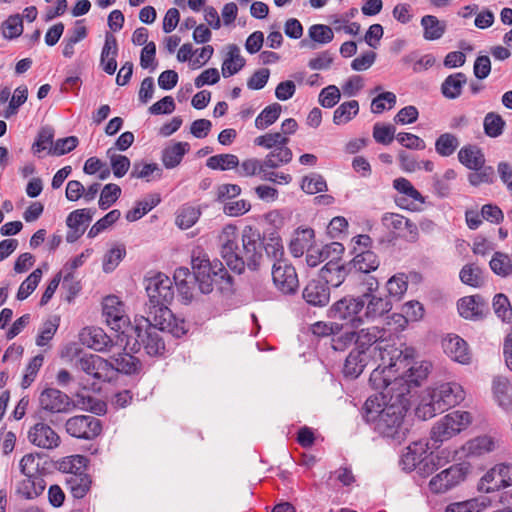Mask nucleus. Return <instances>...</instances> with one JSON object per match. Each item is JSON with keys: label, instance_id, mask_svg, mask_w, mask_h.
<instances>
[{"label": "nucleus", "instance_id": "f257e3e1", "mask_svg": "<svg viewBox=\"0 0 512 512\" xmlns=\"http://www.w3.org/2000/svg\"><path fill=\"white\" fill-rule=\"evenodd\" d=\"M145 329L141 324L127 326L122 334L126 338L125 349L137 353L143 348L150 356L162 355L165 343L159 331L168 332L175 337H181L187 332L185 321L174 316L171 310H163L159 316L143 317Z\"/></svg>", "mask_w": 512, "mask_h": 512}, {"label": "nucleus", "instance_id": "f03ea898", "mask_svg": "<svg viewBox=\"0 0 512 512\" xmlns=\"http://www.w3.org/2000/svg\"><path fill=\"white\" fill-rule=\"evenodd\" d=\"M408 390L391 395L389 399L380 400L378 396L369 397L364 404V418L373 423L375 430L383 437L401 442L405 439L408 428L404 417L409 408Z\"/></svg>", "mask_w": 512, "mask_h": 512}, {"label": "nucleus", "instance_id": "7ed1b4c3", "mask_svg": "<svg viewBox=\"0 0 512 512\" xmlns=\"http://www.w3.org/2000/svg\"><path fill=\"white\" fill-rule=\"evenodd\" d=\"M415 350L411 347L401 345L397 347L394 344H386L380 348V364L375 368L369 378L370 385L375 390H380V400L389 399L391 395L401 392L402 387L408 385L403 378L395 376V372L405 370L414 358Z\"/></svg>", "mask_w": 512, "mask_h": 512}, {"label": "nucleus", "instance_id": "20e7f679", "mask_svg": "<svg viewBox=\"0 0 512 512\" xmlns=\"http://www.w3.org/2000/svg\"><path fill=\"white\" fill-rule=\"evenodd\" d=\"M221 242V256L226 265L237 274H242L247 266L250 270H257L260 266L262 255V237L258 229L248 225L241 234L242 258L232 256L233 249L237 250V228L234 225H226L219 236Z\"/></svg>", "mask_w": 512, "mask_h": 512}, {"label": "nucleus", "instance_id": "39448f33", "mask_svg": "<svg viewBox=\"0 0 512 512\" xmlns=\"http://www.w3.org/2000/svg\"><path fill=\"white\" fill-rule=\"evenodd\" d=\"M191 265L194 279L197 281L200 291L209 294L214 286L222 292H230L233 286V277L228 273L223 263L215 260L210 261L209 257L198 251L192 254Z\"/></svg>", "mask_w": 512, "mask_h": 512}, {"label": "nucleus", "instance_id": "423d86ee", "mask_svg": "<svg viewBox=\"0 0 512 512\" xmlns=\"http://www.w3.org/2000/svg\"><path fill=\"white\" fill-rule=\"evenodd\" d=\"M465 398L462 386L447 382L427 391L416 408L415 414L422 420L430 419L461 403Z\"/></svg>", "mask_w": 512, "mask_h": 512}, {"label": "nucleus", "instance_id": "0eeeda50", "mask_svg": "<svg viewBox=\"0 0 512 512\" xmlns=\"http://www.w3.org/2000/svg\"><path fill=\"white\" fill-rule=\"evenodd\" d=\"M149 301L146 304L147 315L162 314L163 310H170L168 305L174 298V289L172 280L163 273L149 278L146 286Z\"/></svg>", "mask_w": 512, "mask_h": 512}, {"label": "nucleus", "instance_id": "6e6552de", "mask_svg": "<svg viewBox=\"0 0 512 512\" xmlns=\"http://www.w3.org/2000/svg\"><path fill=\"white\" fill-rule=\"evenodd\" d=\"M471 414L466 411H454L437 421L431 429V440L439 445L449 440L471 423Z\"/></svg>", "mask_w": 512, "mask_h": 512}, {"label": "nucleus", "instance_id": "1a4fd4ad", "mask_svg": "<svg viewBox=\"0 0 512 512\" xmlns=\"http://www.w3.org/2000/svg\"><path fill=\"white\" fill-rule=\"evenodd\" d=\"M365 300L363 297L346 296L336 301L328 310L329 317L349 323L358 328L364 323L363 309Z\"/></svg>", "mask_w": 512, "mask_h": 512}, {"label": "nucleus", "instance_id": "9d476101", "mask_svg": "<svg viewBox=\"0 0 512 512\" xmlns=\"http://www.w3.org/2000/svg\"><path fill=\"white\" fill-rule=\"evenodd\" d=\"M74 366L102 382H109L115 376L114 364L96 354L79 353L75 358Z\"/></svg>", "mask_w": 512, "mask_h": 512}, {"label": "nucleus", "instance_id": "9b49d317", "mask_svg": "<svg viewBox=\"0 0 512 512\" xmlns=\"http://www.w3.org/2000/svg\"><path fill=\"white\" fill-rule=\"evenodd\" d=\"M65 430L71 437L93 440L101 434L102 423L91 415H77L67 419Z\"/></svg>", "mask_w": 512, "mask_h": 512}, {"label": "nucleus", "instance_id": "f8f14e48", "mask_svg": "<svg viewBox=\"0 0 512 512\" xmlns=\"http://www.w3.org/2000/svg\"><path fill=\"white\" fill-rule=\"evenodd\" d=\"M272 280L275 287L286 295L295 294L299 287L296 269L288 260L273 263Z\"/></svg>", "mask_w": 512, "mask_h": 512}, {"label": "nucleus", "instance_id": "ddd939ff", "mask_svg": "<svg viewBox=\"0 0 512 512\" xmlns=\"http://www.w3.org/2000/svg\"><path fill=\"white\" fill-rule=\"evenodd\" d=\"M393 187L401 194L395 198L396 204L409 211H419L422 209L425 200L420 192L406 178H397L393 181Z\"/></svg>", "mask_w": 512, "mask_h": 512}, {"label": "nucleus", "instance_id": "4468645a", "mask_svg": "<svg viewBox=\"0 0 512 512\" xmlns=\"http://www.w3.org/2000/svg\"><path fill=\"white\" fill-rule=\"evenodd\" d=\"M466 475L467 467L462 464L452 465L430 480V490L434 493H445L464 481Z\"/></svg>", "mask_w": 512, "mask_h": 512}, {"label": "nucleus", "instance_id": "2eb2a0df", "mask_svg": "<svg viewBox=\"0 0 512 512\" xmlns=\"http://www.w3.org/2000/svg\"><path fill=\"white\" fill-rule=\"evenodd\" d=\"M103 315L106 322L115 331H124L127 326L128 320L124 315L123 303L118 297L111 295L107 296L103 301Z\"/></svg>", "mask_w": 512, "mask_h": 512}, {"label": "nucleus", "instance_id": "dca6fc26", "mask_svg": "<svg viewBox=\"0 0 512 512\" xmlns=\"http://www.w3.org/2000/svg\"><path fill=\"white\" fill-rule=\"evenodd\" d=\"M29 441L40 448L54 449L60 444L59 435L46 423L39 422L28 432Z\"/></svg>", "mask_w": 512, "mask_h": 512}, {"label": "nucleus", "instance_id": "f3484780", "mask_svg": "<svg viewBox=\"0 0 512 512\" xmlns=\"http://www.w3.org/2000/svg\"><path fill=\"white\" fill-rule=\"evenodd\" d=\"M302 296L307 304L324 307L330 301V288L323 280L313 279L304 287Z\"/></svg>", "mask_w": 512, "mask_h": 512}, {"label": "nucleus", "instance_id": "a211bd4d", "mask_svg": "<svg viewBox=\"0 0 512 512\" xmlns=\"http://www.w3.org/2000/svg\"><path fill=\"white\" fill-rule=\"evenodd\" d=\"M39 401L43 409L52 413L67 412L71 406L68 395L54 388L45 389L41 393Z\"/></svg>", "mask_w": 512, "mask_h": 512}, {"label": "nucleus", "instance_id": "6ab92c4d", "mask_svg": "<svg viewBox=\"0 0 512 512\" xmlns=\"http://www.w3.org/2000/svg\"><path fill=\"white\" fill-rule=\"evenodd\" d=\"M385 334L386 331L384 329H381L376 326L360 329L358 332H356V349L363 350V352H365V350L369 348L371 345L376 344L375 350H378V352L380 353L381 346L390 344L384 338Z\"/></svg>", "mask_w": 512, "mask_h": 512}, {"label": "nucleus", "instance_id": "aec40b11", "mask_svg": "<svg viewBox=\"0 0 512 512\" xmlns=\"http://www.w3.org/2000/svg\"><path fill=\"white\" fill-rule=\"evenodd\" d=\"M443 349L448 357L461 364L471 361V353L467 342L458 335H448L443 340Z\"/></svg>", "mask_w": 512, "mask_h": 512}, {"label": "nucleus", "instance_id": "412c9836", "mask_svg": "<svg viewBox=\"0 0 512 512\" xmlns=\"http://www.w3.org/2000/svg\"><path fill=\"white\" fill-rule=\"evenodd\" d=\"M460 315L466 319H481L488 312V305L480 295L461 298L457 303Z\"/></svg>", "mask_w": 512, "mask_h": 512}, {"label": "nucleus", "instance_id": "4be33fe9", "mask_svg": "<svg viewBox=\"0 0 512 512\" xmlns=\"http://www.w3.org/2000/svg\"><path fill=\"white\" fill-rule=\"evenodd\" d=\"M361 297L365 300L364 322L381 317L392 309V304L387 297H380L372 293H363Z\"/></svg>", "mask_w": 512, "mask_h": 512}, {"label": "nucleus", "instance_id": "5701e85b", "mask_svg": "<svg viewBox=\"0 0 512 512\" xmlns=\"http://www.w3.org/2000/svg\"><path fill=\"white\" fill-rule=\"evenodd\" d=\"M82 343L96 351H104L112 344L110 337L101 329L87 327L80 333Z\"/></svg>", "mask_w": 512, "mask_h": 512}, {"label": "nucleus", "instance_id": "b1692460", "mask_svg": "<svg viewBox=\"0 0 512 512\" xmlns=\"http://www.w3.org/2000/svg\"><path fill=\"white\" fill-rule=\"evenodd\" d=\"M118 53L117 40L113 34L107 32L105 35V42L101 52V65L103 70L112 75L117 69L116 56Z\"/></svg>", "mask_w": 512, "mask_h": 512}, {"label": "nucleus", "instance_id": "393cba45", "mask_svg": "<svg viewBox=\"0 0 512 512\" xmlns=\"http://www.w3.org/2000/svg\"><path fill=\"white\" fill-rule=\"evenodd\" d=\"M427 453V444L421 441L413 442L406 448V452L403 453L400 465L403 470L412 471L418 470V463L424 459Z\"/></svg>", "mask_w": 512, "mask_h": 512}, {"label": "nucleus", "instance_id": "a878e982", "mask_svg": "<svg viewBox=\"0 0 512 512\" xmlns=\"http://www.w3.org/2000/svg\"><path fill=\"white\" fill-rule=\"evenodd\" d=\"M308 35L311 41L304 39L300 42V45L312 50L317 48V44H328L334 38L333 30L329 26L323 24H314L310 26Z\"/></svg>", "mask_w": 512, "mask_h": 512}, {"label": "nucleus", "instance_id": "bb28decb", "mask_svg": "<svg viewBox=\"0 0 512 512\" xmlns=\"http://www.w3.org/2000/svg\"><path fill=\"white\" fill-rule=\"evenodd\" d=\"M314 236L312 228L297 229L289 243L290 253L294 257H301L306 250L310 249Z\"/></svg>", "mask_w": 512, "mask_h": 512}, {"label": "nucleus", "instance_id": "cd10ccee", "mask_svg": "<svg viewBox=\"0 0 512 512\" xmlns=\"http://www.w3.org/2000/svg\"><path fill=\"white\" fill-rule=\"evenodd\" d=\"M245 65V59L240 54V49L236 44L228 46V53L222 63V75L228 78L238 73Z\"/></svg>", "mask_w": 512, "mask_h": 512}, {"label": "nucleus", "instance_id": "c85d7f7f", "mask_svg": "<svg viewBox=\"0 0 512 512\" xmlns=\"http://www.w3.org/2000/svg\"><path fill=\"white\" fill-rule=\"evenodd\" d=\"M459 162L468 169L482 168L485 164V156L476 145L463 146L458 152Z\"/></svg>", "mask_w": 512, "mask_h": 512}, {"label": "nucleus", "instance_id": "c756f323", "mask_svg": "<svg viewBox=\"0 0 512 512\" xmlns=\"http://www.w3.org/2000/svg\"><path fill=\"white\" fill-rule=\"evenodd\" d=\"M67 489L76 499H82L90 490L92 480L87 473L66 476Z\"/></svg>", "mask_w": 512, "mask_h": 512}, {"label": "nucleus", "instance_id": "7c9ffc66", "mask_svg": "<svg viewBox=\"0 0 512 512\" xmlns=\"http://www.w3.org/2000/svg\"><path fill=\"white\" fill-rule=\"evenodd\" d=\"M346 271L339 261L328 260L320 270V277L328 286L338 287L345 279Z\"/></svg>", "mask_w": 512, "mask_h": 512}, {"label": "nucleus", "instance_id": "2f4dec72", "mask_svg": "<svg viewBox=\"0 0 512 512\" xmlns=\"http://www.w3.org/2000/svg\"><path fill=\"white\" fill-rule=\"evenodd\" d=\"M366 365L365 352L363 350L354 349L347 356L343 373L345 377L357 378L362 372Z\"/></svg>", "mask_w": 512, "mask_h": 512}, {"label": "nucleus", "instance_id": "473e14b6", "mask_svg": "<svg viewBox=\"0 0 512 512\" xmlns=\"http://www.w3.org/2000/svg\"><path fill=\"white\" fill-rule=\"evenodd\" d=\"M45 489L44 480L38 475L26 477L17 485V493L26 499L38 497Z\"/></svg>", "mask_w": 512, "mask_h": 512}, {"label": "nucleus", "instance_id": "72a5a7b5", "mask_svg": "<svg viewBox=\"0 0 512 512\" xmlns=\"http://www.w3.org/2000/svg\"><path fill=\"white\" fill-rule=\"evenodd\" d=\"M466 82L467 77L464 73L451 74L442 83L441 92L447 99H456L461 95L462 87Z\"/></svg>", "mask_w": 512, "mask_h": 512}, {"label": "nucleus", "instance_id": "f704fd0d", "mask_svg": "<svg viewBox=\"0 0 512 512\" xmlns=\"http://www.w3.org/2000/svg\"><path fill=\"white\" fill-rule=\"evenodd\" d=\"M189 149L190 145L187 142H177L172 146L165 148L162 153V162L164 166L168 169L178 166Z\"/></svg>", "mask_w": 512, "mask_h": 512}, {"label": "nucleus", "instance_id": "c9c22d12", "mask_svg": "<svg viewBox=\"0 0 512 512\" xmlns=\"http://www.w3.org/2000/svg\"><path fill=\"white\" fill-rule=\"evenodd\" d=\"M74 406L96 415L105 414L107 411V405L104 401L99 400L89 394H85L84 392L75 394Z\"/></svg>", "mask_w": 512, "mask_h": 512}, {"label": "nucleus", "instance_id": "e433bc0d", "mask_svg": "<svg viewBox=\"0 0 512 512\" xmlns=\"http://www.w3.org/2000/svg\"><path fill=\"white\" fill-rule=\"evenodd\" d=\"M112 363L114 364L115 374L117 372L124 374H135L141 370V362L140 360L129 354H119L118 356H113Z\"/></svg>", "mask_w": 512, "mask_h": 512}, {"label": "nucleus", "instance_id": "4c0bfd02", "mask_svg": "<svg viewBox=\"0 0 512 512\" xmlns=\"http://www.w3.org/2000/svg\"><path fill=\"white\" fill-rule=\"evenodd\" d=\"M494 396L499 403L505 409L512 407V386L508 379L504 377H497L493 382Z\"/></svg>", "mask_w": 512, "mask_h": 512}, {"label": "nucleus", "instance_id": "58836bf2", "mask_svg": "<svg viewBox=\"0 0 512 512\" xmlns=\"http://www.w3.org/2000/svg\"><path fill=\"white\" fill-rule=\"evenodd\" d=\"M293 153L292 150L287 145H281L271 150L266 157L265 167L271 168H279L283 165H286L292 161Z\"/></svg>", "mask_w": 512, "mask_h": 512}, {"label": "nucleus", "instance_id": "ea45409f", "mask_svg": "<svg viewBox=\"0 0 512 512\" xmlns=\"http://www.w3.org/2000/svg\"><path fill=\"white\" fill-rule=\"evenodd\" d=\"M494 449V442L488 436H480L468 441L463 446V451L467 456H481Z\"/></svg>", "mask_w": 512, "mask_h": 512}, {"label": "nucleus", "instance_id": "a19ab883", "mask_svg": "<svg viewBox=\"0 0 512 512\" xmlns=\"http://www.w3.org/2000/svg\"><path fill=\"white\" fill-rule=\"evenodd\" d=\"M426 40H437L445 33L446 25L438 20L436 16L426 15L421 19Z\"/></svg>", "mask_w": 512, "mask_h": 512}, {"label": "nucleus", "instance_id": "79ce46f5", "mask_svg": "<svg viewBox=\"0 0 512 512\" xmlns=\"http://www.w3.org/2000/svg\"><path fill=\"white\" fill-rule=\"evenodd\" d=\"M353 266L357 271L368 274L378 268L379 260L374 252L366 250L354 257Z\"/></svg>", "mask_w": 512, "mask_h": 512}, {"label": "nucleus", "instance_id": "37998d69", "mask_svg": "<svg viewBox=\"0 0 512 512\" xmlns=\"http://www.w3.org/2000/svg\"><path fill=\"white\" fill-rule=\"evenodd\" d=\"M359 112V103L357 100L343 102L333 115V123L336 125L346 124L351 121Z\"/></svg>", "mask_w": 512, "mask_h": 512}, {"label": "nucleus", "instance_id": "c03bdc74", "mask_svg": "<svg viewBox=\"0 0 512 512\" xmlns=\"http://www.w3.org/2000/svg\"><path fill=\"white\" fill-rule=\"evenodd\" d=\"M282 111L279 103L268 105L255 119L257 129L263 130L277 121Z\"/></svg>", "mask_w": 512, "mask_h": 512}, {"label": "nucleus", "instance_id": "a18cd8bd", "mask_svg": "<svg viewBox=\"0 0 512 512\" xmlns=\"http://www.w3.org/2000/svg\"><path fill=\"white\" fill-rule=\"evenodd\" d=\"M206 165L213 170L236 169L239 165V159L234 154H218L207 159Z\"/></svg>", "mask_w": 512, "mask_h": 512}, {"label": "nucleus", "instance_id": "49530a36", "mask_svg": "<svg viewBox=\"0 0 512 512\" xmlns=\"http://www.w3.org/2000/svg\"><path fill=\"white\" fill-rule=\"evenodd\" d=\"M460 280L471 287H481L484 283L481 269L475 264H466L459 273Z\"/></svg>", "mask_w": 512, "mask_h": 512}, {"label": "nucleus", "instance_id": "de8ad7c7", "mask_svg": "<svg viewBox=\"0 0 512 512\" xmlns=\"http://www.w3.org/2000/svg\"><path fill=\"white\" fill-rule=\"evenodd\" d=\"M262 249L265 250L267 257L274 260V262L287 261L284 258V247L282 240L278 235L272 234L265 242L262 241Z\"/></svg>", "mask_w": 512, "mask_h": 512}, {"label": "nucleus", "instance_id": "09e8293b", "mask_svg": "<svg viewBox=\"0 0 512 512\" xmlns=\"http://www.w3.org/2000/svg\"><path fill=\"white\" fill-rule=\"evenodd\" d=\"M264 164V159L260 160L257 158H247L244 159L241 163L239 162V165L236 168V173L241 177H261L263 167H265Z\"/></svg>", "mask_w": 512, "mask_h": 512}, {"label": "nucleus", "instance_id": "8fccbe9b", "mask_svg": "<svg viewBox=\"0 0 512 512\" xmlns=\"http://www.w3.org/2000/svg\"><path fill=\"white\" fill-rule=\"evenodd\" d=\"M459 146L458 138L451 133L441 134L435 142L436 152L443 157L452 155Z\"/></svg>", "mask_w": 512, "mask_h": 512}, {"label": "nucleus", "instance_id": "3c124183", "mask_svg": "<svg viewBox=\"0 0 512 512\" xmlns=\"http://www.w3.org/2000/svg\"><path fill=\"white\" fill-rule=\"evenodd\" d=\"M484 132L491 138H496L503 133L505 121L501 115L489 112L483 121Z\"/></svg>", "mask_w": 512, "mask_h": 512}, {"label": "nucleus", "instance_id": "603ef678", "mask_svg": "<svg viewBox=\"0 0 512 512\" xmlns=\"http://www.w3.org/2000/svg\"><path fill=\"white\" fill-rule=\"evenodd\" d=\"M405 369H407V371H405L404 375L400 376V378L405 380L410 390L412 387L419 386L420 382L428 376L429 367L427 363H422L417 367L407 366Z\"/></svg>", "mask_w": 512, "mask_h": 512}, {"label": "nucleus", "instance_id": "864d4df0", "mask_svg": "<svg viewBox=\"0 0 512 512\" xmlns=\"http://www.w3.org/2000/svg\"><path fill=\"white\" fill-rule=\"evenodd\" d=\"M489 264L491 270L501 277L512 274V261L505 253L495 252Z\"/></svg>", "mask_w": 512, "mask_h": 512}, {"label": "nucleus", "instance_id": "5fc2aeb1", "mask_svg": "<svg viewBox=\"0 0 512 512\" xmlns=\"http://www.w3.org/2000/svg\"><path fill=\"white\" fill-rule=\"evenodd\" d=\"M107 157L110 159L111 168L115 177H123L130 168V160L124 155L117 154L115 148L107 150Z\"/></svg>", "mask_w": 512, "mask_h": 512}, {"label": "nucleus", "instance_id": "6e6d98bb", "mask_svg": "<svg viewBox=\"0 0 512 512\" xmlns=\"http://www.w3.org/2000/svg\"><path fill=\"white\" fill-rule=\"evenodd\" d=\"M87 465V458L82 455H72L60 463V469L67 476L77 475L84 472Z\"/></svg>", "mask_w": 512, "mask_h": 512}, {"label": "nucleus", "instance_id": "4d7b16f0", "mask_svg": "<svg viewBox=\"0 0 512 512\" xmlns=\"http://www.w3.org/2000/svg\"><path fill=\"white\" fill-rule=\"evenodd\" d=\"M289 138L282 135L280 132L266 133L258 136L254 140V144L266 149L273 150L281 145H288Z\"/></svg>", "mask_w": 512, "mask_h": 512}, {"label": "nucleus", "instance_id": "13d9d810", "mask_svg": "<svg viewBox=\"0 0 512 512\" xmlns=\"http://www.w3.org/2000/svg\"><path fill=\"white\" fill-rule=\"evenodd\" d=\"M500 476L502 486L507 487L512 485V466L508 464H498L495 467H493L491 470H489L484 475V481L488 482V484H491L493 482V477Z\"/></svg>", "mask_w": 512, "mask_h": 512}, {"label": "nucleus", "instance_id": "bf43d9fd", "mask_svg": "<svg viewBox=\"0 0 512 512\" xmlns=\"http://www.w3.org/2000/svg\"><path fill=\"white\" fill-rule=\"evenodd\" d=\"M301 189L308 194H316L327 190V183L320 174L312 173L305 176L301 182Z\"/></svg>", "mask_w": 512, "mask_h": 512}, {"label": "nucleus", "instance_id": "052dcab7", "mask_svg": "<svg viewBox=\"0 0 512 512\" xmlns=\"http://www.w3.org/2000/svg\"><path fill=\"white\" fill-rule=\"evenodd\" d=\"M42 277L40 268L35 269L20 285L17 292V299L22 301L26 299L38 286Z\"/></svg>", "mask_w": 512, "mask_h": 512}, {"label": "nucleus", "instance_id": "680f3d73", "mask_svg": "<svg viewBox=\"0 0 512 512\" xmlns=\"http://www.w3.org/2000/svg\"><path fill=\"white\" fill-rule=\"evenodd\" d=\"M2 33L6 39H14L23 33V18L19 15H11L2 24Z\"/></svg>", "mask_w": 512, "mask_h": 512}, {"label": "nucleus", "instance_id": "e2e57ef3", "mask_svg": "<svg viewBox=\"0 0 512 512\" xmlns=\"http://www.w3.org/2000/svg\"><path fill=\"white\" fill-rule=\"evenodd\" d=\"M200 211L191 206H184L179 209L176 216V224L181 229L192 227L198 220Z\"/></svg>", "mask_w": 512, "mask_h": 512}, {"label": "nucleus", "instance_id": "0e129e2a", "mask_svg": "<svg viewBox=\"0 0 512 512\" xmlns=\"http://www.w3.org/2000/svg\"><path fill=\"white\" fill-rule=\"evenodd\" d=\"M121 195V188L114 183L106 184L100 194L99 207L102 210L108 209Z\"/></svg>", "mask_w": 512, "mask_h": 512}, {"label": "nucleus", "instance_id": "69168bd1", "mask_svg": "<svg viewBox=\"0 0 512 512\" xmlns=\"http://www.w3.org/2000/svg\"><path fill=\"white\" fill-rule=\"evenodd\" d=\"M396 128L391 124L376 123L373 127L374 140L382 145H389L395 138Z\"/></svg>", "mask_w": 512, "mask_h": 512}, {"label": "nucleus", "instance_id": "338daca9", "mask_svg": "<svg viewBox=\"0 0 512 512\" xmlns=\"http://www.w3.org/2000/svg\"><path fill=\"white\" fill-rule=\"evenodd\" d=\"M94 211L91 209H77L71 212L67 219L66 224L69 228L83 229L84 223H89L92 220Z\"/></svg>", "mask_w": 512, "mask_h": 512}, {"label": "nucleus", "instance_id": "774afa93", "mask_svg": "<svg viewBox=\"0 0 512 512\" xmlns=\"http://www.w3.org/2000/svg\"><path fill=\"white\" fill-rule=\"evenodd\" d=\"M493 309L495 314L503 321H510L512 318V308L506 295L499 293L494 296Z\"/></svg>", "mask_w": 512, "mask_h": 512}]
</instances>
